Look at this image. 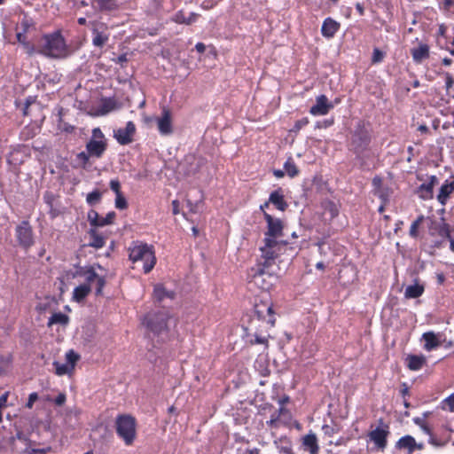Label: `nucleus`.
I'll return each instance as SVG.
<instances>
[{"label":"nucleus","instance_id":"052dcab7","mask_svg":"<svg viewBox=\"0 0 454 454\" xmlns=\"http://www.w3.org/2000/svg\"><path fill=\"white\" fill-rule=\"evenodd\" d=\"M89 157H91V156L89 155L88 153H86L84 152H82L78 154V159L82 160L84 163H86L89 160Z\"/></svg>","mask_w":454,"mask_h":454},{"label":"nucleus","instance_id":"bb28decb","mask_svg":"<svg viewBox=\"0 0 454 454\" xmlns=\"http://www.w3.org/2000/svg\"><path fill=\"white\" fill-rule=\"evenodd\" d=\"M90 286L89 284H83L76 286L73 292L74 301L80 302L90 293Z\"/></svg>","mask_w":454,"mask_h":454},{"label":"nucleus","instance_id":"2eb2a0df","mask_svg":"<svg viewBox=\"0 0 454 454\" xmlns=\"http://www.w3.org/2000/svg\"><path fill=\"white\" fill-rule=\"evenodd\" d=\"M158 129L161 135L172 133L171 114L167 108H163L162 115L157 120Z\"/></svg>","mask_w":454,"mask_h":454},{"label":"nucleus","instance_id":"aec40b11","mask_svg":"<svg viewBox=\"0 0 454 454\" xmlns=\"http://www.w3.org/2000/svg\"><path fill=\"white\" fill-rule=\"evenodd\" d=\"M454 192V182L446 181L441 188L437 195V200L442 205H445L450 195Z\"/></svg>","mask_w":454,"mask_h":454},{"label":"nucleus","instance_id":"e2e57ef3","mask_svg":"<svg viewBox=\"0 0 454 454\" xmlns=\"http://www.w3.org/2000/svg\"><path fill=\"white\" fill-rule=\"evenodd\" d=\"M173 214L177 215L179 213V202L177 200L172 201Z\"/></svg>","mask_w":454,"mask_h":454},{"label":"nucleus","instance_id":"13d9d810","mask_svg":"<svg viewBox=\"0 0 454 454\" xmlns=\"http://www.w3.org/2000/svg\"><path fill=\"white\" fill-rule=\"evenodd\" d=\"M333 123V120H331V121L325 120L324 121H318L316 125V128H317V129L327 128V127L331 126Z\"/></svg>","mask_w":454,"mask_h":454},{"label":"nucleus","instance_id":"f3484780","mask_svg":"<svg viewBox=\"0 0 454 454\" xmlns=\"http://www.w3.org/2000/svg\"><path fill=\"white\" fill-rule=\"evenodd\" d=\"M91 5L100 12H115L120 7L117 0H91Z\"/></svg>","mask_w":454,"mask_h":454},{"label":"nucleus","instance_id":"f03ea898","mask_svg":"<svg viewBox=\"0 0 454 454\" xmlns=\"http://www.w3.org/2000/svg\"><path fill=\"white\" fill-rule=\"evenodd\" d=\"M263 242L264 245L260 247L261 256L256 265L270 268L278 254L286 248V243L270 238H265Z\"/></svg>","mask_w":454,"mask_h":454},{"label":"nucleus","instance_id":"4468645a","mask_svg":"<svg viewBox=\"0 0 454 454\" xmlns=\"http://www.w3.org/2000/svg\"><path fill=\"white\" fill-rule=\"evenodd\" d=\"M333 108V103H331L325 95H319L316 98V104L310 107L309 113L312 115H325L330 110Z\"/></svg>","mask_w":454,"mask_h":454},{"label":"nucleus","instance_id":"8fccbe9b","mask_svg":"<svg viewBox=\"0 0 454 454\" xmlns=\"http://www.w3.org/2000/svg\"><path fill=\"white\" fill-rule=\"evenodd\" d=\"M96 280H97L96 294L99 295L102 294L103 287L106 285V280L103 277H98Z\"/></svg>","mask_w":454,"mask_h":454},{"label":"nucleus","instance_id":"3c124183","mask_svg":"<svg viewBox=\"0 0 454 454\" xmlns=\"http://www.w3.org/2000/svg\"><path fill=\"white\" fill-rule=\"evenodd\" d=\"M110 188L116 195L121 194V184L118 180H111L110 181Z\"/></svg>","mask_w":454,"mask_h":454},{"label":"nucleus","instance_id":"7ed1b4c3","mask_svg":"<svg viewBox=\"0 0 454 454\" xmlns=\"http://www.w3.org/2000/svg\"><path fill=\"white\" fill-rule=\"evenodd\" d=\"M129 259L134 263L142 262L145 273H149L156 263L153 247L146 244H136L129 249Z\"/></svg>","mask_w":454,"mask_h":454},{"label":"nucleus","instance_id":"423d86ee","mask_svg":"<svg viewBox=\"0 0 454 454\" xmlns=\"http://www.w3.org/2000/svg\"><path fill=\"white\" fill-rule=\"evenodd\" d=\"M390 434L389 426L382 419H379V425L368 433V437L373 442L377 450L384 451L387 445V437Z\"/></svg>","mask_w":454,"mask_h":454},{"label":"nucleus","instance_id":"c85d7f7f","mask_svg":"<svg viewBox=\"0 0 454 454\" xmlns=\"http://www.w3.org/2000/svg\"><path fill=\"white\" fill-rule=\"evenodd\" d=\"M423 339L425 340L424 348L428 351L440 346V341L433 332L425 333L423 334Z\"/></svg>","mask_w":454,"mask_h":454},{"label":"nucleus","instance_id":"ddd939ff","mask_svg":"<svg viewBox=\"0 0 454 454\" xmlns=\"http://www.w3.org/2000/svg\"><path fill=\"white\" fill-rule=\"evenodd\" d=\"M136 132V126L132 121H128L125 128H120L114 130V138L119 144L125 145L133 141V136Z\"/></svg>","mask_w":454,"mask_h":454},{"label":"nucleus","instance_id":"c756f323","mask_svg":"<svg viewBox=\"0 0 454 454\" xmlns=\"http://www.w3.org/2000/svg\"><path fill=\"white\" fill-rule=\"evenodd\" d=\"M196 17H197V14L195 13H191L189 15L188 18H186L183 12H178L175 14V16L173 17V20L176 22V23H178V24H186V25H190L192 24V22L195 21L196 20Z\"/></svg>","mask_w":454,"mask_h":454},{"label":"nucleus","instance_id":"6e6552de","mask_svg":"<svg viewBox=\"0 0 454 454\" xmlns=\"http://www.w3.org/2000/svg\"><path fill=\"white\" fill-rule=\"evenodd\" d=\"M371 142L369 130L364 125H358L351 138V148L357 154L367 149Z\"/></svg>","mask_w":454,"mask_h":454},{"label":"nucleus","instance_id":"4c0bfd02","mask_svg":"<svg viewBox=\"0 0 454 454\" xmlns=\"http://www.w3.org/2000/svg\"><path fill=\"white\" fill-rule=\"evenodd\" d=\"M115 213L114 211L109 212L106 217H100L99 216V223H98V227H103L108 224L113 223L114 219L115 218Z\"/></svg>","mask_w":454,"mask_h":454},{"label":"nucleus","instance_id":"412c9836","mask_svg":"<svg viewBox=\"0 0 454 454\" xmlns=\"http://www.w3.org/2000/svg\"><path fill=\"white\" fill-rule=\"evenodd\" d=\"M175 292L167 290L162 285H156L153 289V297L157 301H162L165 298L173 300Z\"/></svg>","mask_w":454,"mask_h":454},{"label":"nucleus","instance_id":"338daca9","mask_svg":"<svg viewBox=\"0 0 454 454\" xmlns=\"http://www.w3.org/2000/svg\"><path fill=\"white\" fill-rule=\"evenodd\" d=\"M420 428L422 429V431H423L425 434H428V435L432 436V433H431V430H430V428L428 427V426H427L426 424H424L422 427H420Z\"/></svg>","mask_w":454,"mask_h":454},{"label":"nucleus","instance_id":"de8ad7c7","mask_svg":"<svg viewBox=\"0 0 454 454\" xmlns=\"http://www.w3.org/2000/svg\"><path fill=\"white\" fill-rule=\"evenodd\" d=\"M284 411L283 408H280L278 411V413H273L270 417V419L269 421H267V425L273 427H276V423L277 421L279 419V416H280V413Z\"/></svg>","mask_w":454,"mask_h":454},{"label":"nucleus","instance_id":"dca6fc26","mask_svg":"<svg viewBox=\"0 0 454 454\" xmlns=\"http://www.w3.org/2000/svg\"><path fill=\"white\" fill-rule=\"evenodd\" d=\"M86 149L91 157L100 158L106 150V140L90 139L87 145Z\"/></svg>","mask_w":454,"mask_h":454},{"label":"nucleus","instance_id":"c9c22d12","mask_svg":"<svg viewBox=\"0 0 454 454\" xmlns=\"http://www.w3.org/2000/svg\"><path fill=\"white\" fill-rule=\"evenodd\" d=\"M424 220H425L424 215H419L415 221L412 222V223L410 227V231H409V234L411 237H412V238L418 237V235H419L418 229L420 226V224L423 223Z\"/></svg>","mask_w":454,"mask_h":454},{"label":"nucleus","instance_id":"f257e3e1","mask_svg":"<svg viewBox=\"0 0 454 454\" xmlns=\"http://www.w3.org/2000/svg\"><path fill=\"white\" fill-rule=\"evenodd\" d=\"M44 43L39 52L46 57L63 59L69 55L68 48L60 32H54L43 36Z\"/></svg>","mask_w":454,"mask_h":454},{"label":"nucleus","instance_id":"72a5a7b5","mask_svg":"<svg viewBox=\"0 0 454 454\" xmlns=\"http://www.w3.org/2000/svg\"><path fill=\"white\" fill-rule=\"evenodd\" d=\"M101 198L102 192H99L98 190H94L93 192L87 194L86 202L90 206H94L101 200Z\"/></svg>","mask_w":454,"mask_h":454},{"label":"nucleus","instance_id":"2f4dec72","mask_svg":"<svg viewBox=\"0 0 454 454\" xmlns=\"http://www.w3.org/2000/svg\"><path fill=\"white\" fill-rule=\"evenodd\" d=\"M90 237L91 240L89 244L90 247H93L95 248H101L105 246L106 241L104 238L97 234L95 231H90Z\"/></svg>","mask_w":454,"mask_h":454},{"label":"nucleus","instance_id":"0eeeda50","mask_svg":"<svg viewBox=\"0 0 454 454\" xmlns=\"http://www.w3.org/2000/svg\"><path fill=\"white\" fill-rule=\"evenodd\" d=\"M251 270L254 284L262 290H270L277 279L276 276L270 271V268L256 265Z\"/></svg>","mask_w":454,"mask_h":454},{"label":"nucleus","instance_id":"680f3d73","mask_svg":"<svg viewBox=\"0 0 454 454\" xmlns=\"http://www.w3.org/2000/svg\"><path fill=\"white\" fill-rule=\"evenodd\" d=\"M195 49L197 50L198 52L200 53H203L206 50V46L204 43H198L196 45H195Z\"/></svg>","mask_w":454,"mask_h":454},{"label":"nucleus","instance_id":"f704fd0d","mask_svg":"<svg viewBox=\"0 0 454 454\" xmlns=\"http://www.w3.org/2000/svg\"><path fill=\"white\" fill-rule=\"evenodd\" d=\"M285 171L290 177H294L299 174L298 168L294 162L289 159L284 165Z\"/></svg>","mask_w":454,"mask_h":454},{"label":"nucleus","instance_id":"37998d69","mask_svg":"<svg viewBox=\"0 0 454 454\" xmlns=\"http://www.w3.org/2000/svg\"><path fill=\"white\" fill-rule=\"evenodd\" d=\"M384 56L385 54L382 51H380L379 48H375L372 52V62L374 64L380 63L383 60Z\"/></svg>","mask_w":454,"mask_h":454},{"label":"nucleus","instance_id":"39448f33","mask_svg":"<svg viewBox=\"0 0 454 454\" xmlns=\"http://www.w3.org/2000/svg\"><path fill=\"white\" fill-rule=\"evenodd\" d=\"M169 317L163 311L150 312L143 321V324L154 335H160L168 331V320Z\"/></svg>","mask_w":454,"mask_h":454},{"label":"nucleus","instance_id":"393cba45","mask_svg":"<svg viewBox=\"0 0 454 454\" xmlns=\"http://www.w3.org/2000/svg\"><path fill=\"white\" fill-rule=\"evenodd\" d=\"M411 55L415 62L420 63L429 57V48L427 44H420L418 48L411 50Z\"/></svg>","mask_w":454,"mask_h":454},{"label":"nucleus","instance_id":"5701e85b","mask_svg":"<svg viewBox=\"0 0 454 454\" xmlns=\"http://www.w3.org/2000/svg\"><path fill=\"white\" fill-rule=\"evenodd\" d=\"M303 445L309 450L310 454H317L319 447L317 438L315 434H308L303 437Z\"/></svg>","mask_w":454,"mask_h":454},{"label":"nucleus","instance_id":"6ab92c4d","mask_svg":"<svg viewBox=\"0 0 454 454\" xmlns=\"http://www.w3.org/2000/svg\"><path fill=\"white\" fill-rule=\"evenodd\" d=\"M437 183V177L435 176H431L427 183H424L419 187L418 193L419 197L423 200L432 199L433 189Z\"/></svg>","mask_w":454,"mask_h":454},{"label":"nucleus","instance_id":"a211bd4d","mask_svg":"<svg viewBox=\"0 0 454 454\" xmlns=\"http://www.w3.org/2000/svg\"><path fill=\"white\" fill-rule=\"evenodd\" d=\"M340 27V24L338 21L328 17L324 20L321 27L322 35L325 38H332L334 36Z\"/></svg>","mask_w":454,"mask_h":454},{"label":"nucleus","instance_id":"cd10ccee","mask_svg":"<svg viewBox=\"0 0 454 454\" xmlns=\"http://www.w3.org/2000/svg\"><path fill=\"white\" fill-rule=\"evenodd\" d=\"M424 293V286L422 285H419L418 283L408 286L404 292L405 298L408 299H413V298H419Z\"/></svg>","mask_w":454,"mask_h":454},{"label":"nucleus","instance_id":"0e129e2a","mask_svg":"<svg viewBox=\"0 0 454 454\" xmlns=\"http://www.w3.org/2000/svg\"><path fill=\"white\" fill-rule=\"evenodd\" d=\"M413 422L419 426V427H422L425 422H424V419L423 418H420V417H416L413 419Z\"/></svg>","mask_w":454,"mask_h":454},{"label":"nucleus","instance_id":"69168bd1","mask_svg":"<svg viewBox=\"0 0 454 454\" xmlns=\"http://www.w3.org/2000/svg\"><path fill=\"white\" fill-rule=\"evenodd\" d=\"M128 59H127V56L126 54H121L120 55L118 58H117V60L116 62L119 63V64H122L124 62H127Z\"/></svg>","mask_w":454,"mask_h":454},{"label":"nucleus","instance_id":"7c9ffc66","mask_svg":"<svg viewBox=\"0 0 454 454\" xmlns=\"http://www.w3.org/2000/svg\"><path fill=\"white\" fill-rule=\"evenodd\" d=\"M68 317L63 313H54L48 321V326H51L54 324L67 325L68 323Z\"/></svg>","mask_w":454,"mask_h":454},{"label":"nucleus","instance_id":"49530a36","mask_svg":"<svg viewBox=\"0 0 454 454\" xmlns=\"http://www.w3.org/2000/svg\"><path fill=\"white\" fill-rule=\"evenodd\" d=\"M85 277L88 283L93 282L98 278V275L94 271L92 268L85 271Z\"/></svg>","mask_w":454,"mask_h":454},{"label":"nucleus","instance_id":"f8f14e48","mask_svg":"<svg viewBox=\"0 0 454 454\" xmlns=\"http://www.w3.org/2000/svg\"><path fill=\"white\" fill-rule=\"evenodd\" d=\"M263 215L268 225V231L265 233V238L277 239L281 237L283 231L282 222L278 218L272 217L266 212H264Z\"/></svg>","mask_w":454,"mask_h":454},{"label":"nucleus","instance_id":"e433bc0d","mask_svg":"<svg viewBox=\"0 0 454 454\" xmlns=\"http://www.w3.org/2000/svg\"><path fill=\"white\" fill-rule=\"evenodd\" d=\"M79 358L80 356L72 349L67 352L66 354L67 364L72 368V370H74V365L76 362L79 360Z\"/></svg>","mask_w":454,"mask_h":454},{"label":"nucleus","instance_id":"20e7f679","mask_svg":"<svg viewBox=\"0 0 454 454\" xmlns=\"http://www.w3.org/2000/svg\"><path fill=\"white\" fill-rule=\"evenodd\" d=\"M116 433L127 446L133 444L137 437V422L134 417L121 414L115 419Z\"/></svg>","mask_w":454,"mask_h":454},{"label":"nucleus","instance_id":"09e8293b","mask_svg":"<svg viewBox=\"0 0 454 454\" xmlns=\"http://www.w3.org/2000/svg\"><path fill=\"white\" fill-rule=\"evenodd\" d=\"M8 395H9V392H5L4 395H2L0 396V423H2V421H3L2 409L6 407Z\"/></svg>","mask_w":454,"mask_h":454},{"label":"nucleus","instance_id":"a878e982","mask_svg":"<svg viewBox=\"0 0 454 454\" xmlns=\"http://www.w3.org/2000/svg\"><path fill=\"white\" fill-rule=\"evenodd\" d=\"M415 446V439L411 435H405L401 437L397 442L395 447L399 450L404 449L407 450L410 453L414 451Z\"/></svg>","mask_w":454,"mask_h":454},{"label":"nucleus","instance_id":"ea45409f","mask_svg":"<svg viewBox=\"0 0 454 454\" xmlns=\"http://www.w3.org/2000/svg\"><path fill=\"white\" fill-rule=\"evenodd\" d=\"M88 220L91 226L98 227V223L100 222L98 213L95 210H90L88 212Z\"/></svg>","mask_w":454,"mask_h":454},{"label":"nucleus","instance_id":"774afa93","mask_svg":"<svg viewBox=\"0 0 454 454\" xmlns=\"http://www.w3.org/2000/svg\"><path fill=\"white\" fill-rule=\"evenodd\" d=\"M29 454H45V450L33 449Z\"/></svg>","mask_w":454,"mask_h":454},{"label":"nucleus","instance_id":"58836bf2","mask_svg":"<svg viewBox=\"0 0 454 454\" xmlns=\"http://www.w3.org/2000/svg\"><path fill=\"white\" fill-rule=\"evenodd\" d=\"M438 234L442 238L450 239V226L445 223H438Z\"/></svg>","mask_w":454,"mask_h":454},{"label":"nucleus","instance_id":"b1692460","mask_svg":"<svg viewBox=\"0 0 454 454\" xmlns=\"http://www.w3.org/2000/svg\"><path fill=\"white\" fill-rule=\"evenodd\" d=\"M269 202L276 206V207L281 211L286 210L287 203L284 200L283 194L280 191H274L270 193Z\"/></svg>","mask_w":454,"mask_h":454},{"label":"nucleus","instance_id":"5fc2aeb1","mask_svg":"<svg viewBox=\"0 0 454 454\" xmlns=\"http://www.w3.org/2000/svg\"><path fill=\"white\" fill-rule=\"evenodd\" d=\"M16 37L18 42L22 43L24 47H30V43L26 41V35L24 33H17Z\"/></svg>","mask_w":454,"mask_h":454},{"label":"nucleus","instance_id":"a19ab883","mask_svg":"<svg viewBox=\"0 0 454 454\" xmlns=\"http://www.w3.org/2000/svg\"><path fill=\"white\" fill-rule=\"evenodd\" d=\"M250 343L252 345H254V344H262V345H264L267 348L268 347V336L258 334V333H254V340H251Z\"/></svg>","mask_w":454,"mask_h":454},{"label":"nucleus","instance_id":"864d4df0","mask_svg":"<svg viewBox=\"0 0 454 454\" xmlns=\"http://www.w3.org/2000/svg\"><path fill=\"white\" fill-rule=\"evenodd\" d=\"M38 399V395L37 393L34 392V393H31L28 396V400H27V403L26 404V407L28 408V409H31L34 405V403Z\"/></svg>","mask_w":454,"mask_h":454},{"label":"nucleus","instance_id":"603ef678","mask_svg":"<svg viewBox=\"0 0 454 454\" xmlns=\"http://www.w3.org/2000/svg\"><path fill=\"white\" fill-rule=\"evenodd\" d=\"M91 139L105 140V136L99 128H95L92 129Z\"/></svg>","mask_w":454,"mask_h":454},{"label":"nucleus","instance_id":"79ce46f5","mask_svg":"<svg viewBox=\"0 0 454 454\" xmlns=\"http://www.w3.org/2000/svg\"><path fill=\"white\" fill-rule=\"evenodd\" d=\"M115 207L118 209H125L128 207L127 200L122 193L116 195Z\"/></svg>","mask_w":454,"mask_h":454},{"label":"nucleus","instance_id":"9d476101","mask_svg":"<svg viewBox=\"0 0 454 454\" xmlns=\"http://www.w3.org/2000/svg\"><path fill=\"white\" fill-rule=\"evenodd\" d=\"M92 44L95 47L102 48L109 41L110 33L106 24L93 21L91 23Z\"/></svg>","mask_w":454,"mask_h":454},{"label":"nucleus","instance_id":"9b49d317","mask_svg":"<svg viewBox=\"0 0 454 454\" xmlns=\"http://www.w3.org/2000/svg\"><path fill=\"white\" fill-rule=\"evenodd\" d=\"M254 313L259 320L265 321L270 326L275 325V317L271 302L260 301L254 305Z\"/></svg>","mask_w":454,"mask_h":454},{"label":"nucleus","instance_id":"4d7b16f0","mask_svg":"<svg viewBox=\"0 0 454 454\" xmlns=\"http://www.w3.org/2000/svg\"><path fill=\"white\" fill-rule=\"evenodd\" d=\"M326 210L329 212L330 216L332 218L335 217L338 215V209H337L336 206L333 203H329L328 207L326 208Z\"/></svg>","mask_w":454,"mask_h":454},{"label":"nucleus","instance_id":"6e6d98bb","mask_svg":"<svg viewBox=\"0 0 454 454\" xmlns=\"http://www.w3.org/2000/svg\"><path fill=\"white\" fill-rule=\"evenodd\" d=\"M66 399H67L66 395L64 393H60L57 395L54 402H55L56 405L61 406L65 403Z\"/></svg>","mask_w":454,"mask_h":454},{"label":"nucleus","instance_id":"c03bdc74","mask_svg":"<svg viewBox=\"0 0 454 454\" xmlns=\"http://www.w3.org/2000/svg\"><path fill=\"white\" fill-rule=\"evenodd\" d=\"M308 123H309V119H308L307 117L301 118V120H298V121L294 123V128H293L292 131L297 132V131H299L301 128H303L304 126H306Z\"/></svg>","mask_w":454,"mask_h":454},{"label":"nucleus","instance_id":"4be33fe9","mask_svg":"<svg viewBox=\"0 0 454 454\" xmlns=\"http://www.w3.org/2000/svg\"><path fill=\"white\" fill-rule=\"evenodd\" d=\"M406 361L408 368L411 371H418L426 364V358L423 356L409 355Z\"/></svg>","mask_w":454,"mask_h":454},{"label":"nucleus","instance_id":"bf43d9fd","mask_svg":"<svg viewBox=\"0 0 454 454\" xmlns=\"http://www.w3.org/2000/svg\"><path fill=\"white\" fill-rule=\"evenodd\" d=\"M444 402L450 406V410L451 411H454V394L450 395L449 397H447Z\"/></svg>","mask_w":454,"mask_h":454},{"label":"nucleus","instance_id":"473e14b6","mask_svg":"<svg viewBox=\"0 0 454 454\" xmlns=\"http://www.w3.org/2000/svg\"><path fill=\"white\" fill-rule=\"evenodd\" d=\"M55 373L59 376L70 373L73 370L67 364H60L57 361L53 362Z\"/></svg>","mask_w":454,"mask_h":454},{"label":"nucleus","instance_id":"a18cd8bd","mask_svg":"<svg viewBox=\"0 0 454 454\" xmlns=\"http://www.w3.org/2000/svg\"><path fill=\"white\" fill-rule=\"evenodd\" d=\"M323 431L325 434L329 435V436H332L335 434L338 433V428L336 427V426H331V425H325L323 426Z\"/></svg>","mask_w":454,"mask_h":454},{"label":"nucleus","instance_id":"1a4fd4ad","mask_svg":"<svg viewBox=\"0 0 454 454\" xmlns=\"http://www.w3.org/2000/svg\"><path fill=\"white\" fill-rule=\"evenodd\" d=\"M15 236L20 247L26 250L35 243L33 229L27 221H23L16 226Z\"/></svg>","mask_w":454,"mask_h":454}]
</instances>
